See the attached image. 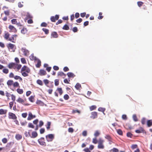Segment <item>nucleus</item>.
<instances>
[{"label": "nucleus", "instance_id": "obj_29", "mask_svg": "<svg viewBox=\"0 0 152 152\" xmlns=\"http://www.w3.org/2000/svg\"><path fill=\"white\" fill-rule=\"evenodd\" d=\"M15 137L17 140H19L22 139V136L21 135L18 134L16 135Z\"/></svg>", "mask_w": 152, "mask_h": 152}, {"label": "nucleus", "instance_id": "obj_9", "mask_svg": "<svg viewBox=\"0 0 152 152\" xmlns=\"http://www.w3.org/2000/svg\"><path fill=\"white\" fill-rule=\"evenodd\" d=\"M9 29V32H10L16 33L17 31V29L13 26L10 25L8 27Z\"/></svg>", "mask_w": 152, "mask_h": 152}, {"label": "nucleus", "instance_id": "obj_53", "mask_svg": "<svg viewBox=\"0 0 152 152\" xmlns=\"http://www.w3.org/2000/svg\"><path fill=\"white\" fill-rule=\"evenodd\" d=\"M27 122L26 121H24L20 122V124L22 126H25L27 124Z\"/></svg>", "mask_w": 152, "mask_h": 152}, {"label": "nucleus", "instance_id": "obj_37", "mask_svg": "<svg viewBox=\"0 0 152 152\" xmlns=\"http://www.w3.org/2000/svg\"><path fill=\"white\" fill-rule=\"evenodd\" d=\"M17 92L20 94H22L23 92V91L22 89L19 88L17 89Z\"/></svg>", "mask_w": 152, "mask_h": 152}, {"label": "nucleus", "instance_id": "obj_28", "mask_svg": "<svg viewBox=\"0 0 152 152\" xmlns=\"http://www.w3.org/2000/svg\"><path fill=\"white\" fill-rule=\"evenodd\" d=\"M67 75L69 78L73 77L75 76V75L72 72H69L67 73Z\"/></svg>", "mask_w": 152, "mask_h": 152}, {"label": "nucleus", "instance_id": "obj_11", "mask_svg": "<svg viewBox=\"0 0 152 152\" xmlns=\"http://www.w3.org/2000/svg\"><path fill=\"white\" fill-rule=\"evenodd\" d=\"M8 117L10 119H12L13 120L17 119V117L13 113L9 112L8 113Z\"/></svg>", "mask_w": 152, "mask_h": 152}, {"label": "nucleus", "instance_id": "obj_52", "mask_svg": "<svg viewBox=\"0 0 152 152\" xmlns=\"http://www.w3.org/2000/svg\"><path fill=\"white\" fill-rule=\"evenodd\" d=\"M143 3V2L141 1H139L137 2V5L139 7L142 6Z\"/></svg>", "mask_w": 152, "mask_h": 152}, {"label": "nucleus", "instance_id": "obj_3", "mask_svg": "<svg viewBox=\"0 0 152 152\" xmlns=\"http://www.w3.org/2000/svg\"><path fill=\"white\" fill-rule=\"evenodd\" d=\"M104 140L101 138H99L98 140V148L99 149H103L104 148Z\"/></svg>", "mask_w": 152, "mask_h": 152}, {"label": "nucleus", "instance_id": "obj_44", "mask_svg": "<svg viewBox=\"0 0 152 152\" xmlns=\"http://www.w3.org/2000/svg\"><path fill=\"white\" fill-rule=\"evenodd\" d=\"M42 31H44L46 34H49V31L48 29H46L45 28H43L42 29Z\"/></svg>", "mask_w": 152, "mask_h": 152}, {"label": "nucleus", "instance_id": "obj_17", "mask_svg": "<svg viewBox=\"0 0 152 152\" xmlns=\"http://www.w3.org/2000/svg\"><path fill=\"white\" fill-rule=\"evenodd\" d=\"M144 130L142 127H140L139 128V129L136 130L135 131V132L137 133H144Z\"/></svg>", "mask_w": 152, "mask_h": 152}, {"label": "nucleus", "instance_id": "obj_8", "mask_svg": "<svg viewBox=\"0 0 152 152\" xmlns=\"http://www.w3.org/2000/svg\"><path fill=\"white\" fill-rule=\"evenodd\" d=\"M7 46L8 49L12 50V51L13 52L15 51V50L16 49V46L15 45L10 43L7 45Z\"/></svg>", "mask_w": 152, "mask_h": 152}, {"label": "nucleus", "instance_id": "obj_35", "mask_svg": "<svg viewBox=\"0 0 152 152\" xmlns=\"http://www.w3.org/2000/svg\"><path fill=\"white\" fill-rule=\"evenodd\" d=\"M29 100L30 101L32 102H34V96H31L28 98Z\"/></svg>", "mask_w": 152, "mask_h": 152}, {"label": "nucleus", "instance_id": "obj_38", "mask_svg": "<svg viewBox=\"0 0 152 152\" xmlns=\"http://www.w3.org/2000/svg\"><path fill=\"white\" fill-rule=\"evenodd\" d=\"M36 103L42 106H43L44 104L43 102L40 100L37 101L36 102Z\"/></svg>", "mask_w": 152, "mask_h": 152}, {"label": "nucleus", "instance_id": "obj_2", "mask_svg": "<svg viewBox=\"0 0 152 152\" xmlns=\"http://www.w3.org/2000/svg\"><path fill=\"white\" fill-rule=\"evenodd\" d=\"M10 69H17L18 70H19L21 67V64H18L12 62L9 63L7 66Z\"/></svg>", "mask_w": 152, "mask_h": 152}, {"label": "nucleus", "instance_id": "obj_58", "mask_svg": "<svg viewBox=\"0 0 152 152\" xmlns=\"http://www.w3.org/2000/svg\"><path fill=\"white\" fill-rule=\"evenodd\" d=\"M64 99L66 100H67L69 99V96L68 94H66L64 96Z\"/></svg>", "mask_w": 152, "mask_h": 152}, {"label": "nucleus", "instance_id": "obj_34", "mask_svg": "<svg viewBox=\"0 0 152 152\" xmlns=\"http://www.w3.org/2000/svg\"><path fill=\"white\" fill-rule=\"evenodd\" d=\"M13 81L12 80H8L7 82V84L8 86H11L13 85Z\"/></svg>", "mask_w": 152, "mask_h": 152}, {"label": "nucleus", "instance_id": "obj_22", "mask_svg": "<svg viewBox=\"0 0 152 152\" xmlns=\"http://www.w3.org/2000/svg\"><path fill=\"white\" fill-rule=\"evenodd\" d=\"M36 60L37 61V63L36 65V67L37 68H39L41 66V61L39 59L37 58Z\"/></svg>", "mask_w": 152, "mask_h": 152}, {"label": "nucleus", "instance_id": "obj_64", "mask_svg": "<svg viewBox=\"0 0 152 152\" xmlns=\"http://www.w3.org/2000/svg\"><path fill=\"white\" fill-rule=\"evenodd\" d=\"M112 152H118V150L115 148H113L111 150Z\"/></svg>", "mask_w": 152, "mask_h": 152}, {"label": "nucleus", "instance_id": "obj_4", "mask_svg": "<svg viewBox=\"0 0 152 152\" xmlns=\"http://www.w3.org/2000/svg\"><path fill=\"white\" fill-rule=\"evenodd\" d=\"M45 137L48 142H52L54 138V135L53 134H49L46 135Z\"/></svg>", "mask_w": 152, "mask_h": 152}, {"label": "nucleus", "instance_id": "obj_30", "mask_svg": "<svg viewBox=\"0 0 152 152\" xmlns=\"http://www.w3.org/2000/svg\"><path fill=\"white\" fill-rule=\"evenodd\" d=\"M27 30L26 28H23L21 31V33L23 34H26L27 32Z\"/></svg>", "mask_w": 152, "mask_h": 152}, {"label": "nucleus", "instance_id": "obj_23", "mask_svg": "<svg viewBox=\"0 0 152 152\" xmlns=\"http://www.w3.org/2000/svg\"><path fill=\"white\" fill-rule=\"evenodd\" d=\"M38 135L37 133L36 132H33L32 133L31 136V138H34L37 137Z\"/></svg>", "mask_w": 152, "mask_h": 152}, {"label": "nucleus", "instance_id": "obj_32", "mask_svg": "<svg viewBox=\"0 0 152 152\" xmlns=\"http://www.w3.org/2000/svg\"><path fill=\"white\" fill-rule=\"evenodd\" d=\"M51 123L50 122L48 121L47 122V124L46 125V126L47 130H49L50 128Z\"/></svg>", "mask_w": 152, "mask_h": 152}, {"label": "nucleus", "instance_id": "obj_47", "mask_svg": "<svg viewBox=\"0 0 152 152\" xmlns=\"http://www.w3.org/2000/svg\"><path fill=\"white\" fill-rule=\"evenodd\" d=\"M37 83L38 84L41 86H42L43 85L42 81L40 80H38L37 81Z\"/></svg>", "mask_w": 152, "mask_h": 152}, {"label": "nucleus", "instance_id": "obj_6", "mask_svg": "<svg viewBox=\"0 0 152 152\" xmlns=\"http://www.w3.org/2000/svg\"><path fill=\"white\" fill-rule=\"evenodd\" d=\"M38 141L39 144L41 145L46 146V142H45V139L43 137H41L38 140Z\"/></svg>", "mask_w": 152, "mask_h": 152}, {"label": "nucleus", "instance_id": "obj_7", "mask_svg": "<svg viewBox=\"0 0 152 152\" xmlns=\"http://www.w3.org/2000/svg\"><path fill=\"white\" fill-rule=\"evenodd\" d=\"M21 50L23 53V55L26 56H28L29 54V51L25 48H22Z\"/></svg>", "mask_w": 152, "mask_h": 152}, {"label": "nucleus", "instance_id": "obj_55", "mask_svg": "<svg viewBox=\"0 0 152 152\" xmlns=\"http://www.w3.org/2000/svg\"><path fill=\"white\" fill-rule=\"evenodd\" d=\"M11 22L13 24H16L17 23V19H13L11 20Z\"/></svg>", "mask_w": 152, "mask_h": 152}, {"label": "nucleus", "instance_id": "obj_19", "mask_svg": "<svg viewBox=\"0 0 152 152\" xmlns=\"http://www.w3.org/2000/svg\"><path fill=\"white\" fill-rule=\"evenodd\" d=\"M17 101L18 103L22 104H23L25 102L24 100L20 97H19L17 100Z\"/></svg>", "mask_w": 152, "mask_h": 152}, {"label": "nucleus", "instance_id": "obj_16", "mask_svg": "<svg viewBox=\"0 0 152 152\" xmlns=\"http://www.w3.org/2000/svg\"><path fill=\"white\" fill-rule=\"evenodd\" d=\"M10 36V34L8 32L5 31L4 37L5 39L9 40V39L10 38H9Z\"/></svg>", "mask_w": 152, "mask_h": 152}, {"label": "nucleus", "instance_id": "obj_56", "mask_svg": "<svg viewBox=\"0 0 152 152\" xmlns=\"http://www.w3.org/2000/svg\"><path fill=\"white\" fill-rule=\"evenodd\" d=\"M59 80L58 79H56L55 80V85L56 86H58L59 85Z\"/></svg>", "mask_w": 152, "mask_h": 152}, {"label": "nucleus", "instance_id": "obj_46", "mask_svg": "<svg viewBox=\"0 0 152 152\" xmlns=\"http://www.w3.org/2000/svg\"><path fill=\"white\" fill-rule=\"evenodd\" d=\"M2 72L4 73L7 74L9 72V70L7 69L4 68L2 70Z\"/></svg>", "mask_w": 152, "mask_h": 152}, {"label": "nucleus", "instance_id": "obj_40", "mask_svg": "<svg viewBox=\"0 0 152 152\" xmlns=\"http://www.w3.org/2000/svg\"><path fill=\"white\" fill-rule=\"evenodd\" d=\"M105 110V108L101 107H99L98 109V111L103 112L104 114V112Z\"/></svg>", "mask_w": 152, "mask_h": 152}, {"label": "nucleus", "instance_id": "obj_14", "mask_svg": "<svg viewBox=\"0 0 152 152\" xmlns=\"http://www.w3.org/2000/svg\"><path fill=\"white\" fill-rule=\"evenodd\" d=\"M25 15L26 16L25 19L26 20L30 18H33V17L31 14L28 12L26 13L25 14Z\"/></svg>", "mask_w": 152, "mask_h": 152}, {"label": "nucleus", "instance_id": "obj_13", "mask_svg": "<svg viewBox=\"0 0 152 152\" xmlns=\"http://www.w3.org/2000/svg\"><path fill=\"white\" fill-rule=\"evenodd\" d=\"M97 113L96 112H93L91 113V115L90 118L93 119H95L97 117Z\"/></svg>", "mask_w": 152, "mask_h": 152}, {"label": "nucleus", "instance_id": "obj_41", "mask_svg": "<svg viewBox=\"0 0 152 152\" xmlns=\"http://www.w3.org/2000/svg\"><path fill=\"white\" fill-rule=\"evenodd\" d=\"M13 86L14 87H20L19 84L17 82H15L13 83Z\"/></svg>", "mask_w": 152, "mask_h": 152}, {"label": "nucleus", "instance_id": "obj_33", "mask_svg": "<svg viewBox=\"0 0 152 152\" xmlns=\"http://www.w3.org/2000/svg\"><path fill=\"white\" fill-rule=\"evenodd\" d=\"M57 90L58 91L60 95H61L62 94L63 91L61 88H58L57 89Z\"/></svg>", "mask_w": 152, "mask_h": 152}, {"label": "nucleus", "instance_id": "obj_5", "mask_svg": "<svg viewBox=\"0 0 152 152\" xmlns=\"http://www.w3.org/2000/svg\"><path fill=\"white\" fill-rule=\"evenodd\" d=\"M8 9L9 7L5 6H3L2 8V10L4 11V14L7 16H9L10 15V10Z\"/></svg>", "mask_w": 152, "mask_h": 152}, {"label": "nucleus", "instance_id": "obj_18", "mask_svg": "<svg viewBox=\"0 0 152 152\" xmlns=\"http://www.w3.org/2000/svg\"><path fill=\"white\" fill-rule=\"evenodd\" d=\"M58 37V35L57 33L55 31L53 32L51 34V37L57 38Z\"/></svg>", "mask_w": 152, "mask_h": 152}, {"label": "nucleus", "instance_id": "obj_36", "mask_svg": "<svg viewBox=\"0 0 152 152\" xmlns=\"http://www.w3.org/2000/svg\"><path fill=\"white\" fill-rule=\"evenodd\" d=\"M30 58L31 60H34L36 61L37 59V58L35 56H34L33 54H31L30 56Z\"/></svg>", "mask_w": 152, "mask_h": 152}, {"label": "nucleus", "instance_id": "obj_45", "mask_svg": "<svg viewBox=\"0 0 152 152\" xmlns=\"http://www.w3.org/2000/svg\"><path fill=\"white\" fill-rule=\"evenodd\" d=\"M133 118L134 121L135 122L137 121H138L137 116L135 114H134L133 115Z\"/></svg>", "mask_w": 152, "mask_h": 152}, {"label": "nucleus", "instance_id": "obj_39", "mask_svg": "<svg viewBox=\"0 0 152 152\" xmlns=\"http://www.w3.org/2000/svg\"><path fill=\"white\" fill-rule=\"evenodd\" d=\"M30 131H31V130H29L28 132H25V136L26 137H31V134L30 132Z\"/></svg>", "mask_w": 152, "mask_h": 152}, {"label": "nucleus", "instance_id": "obj_48", "mask_svg": "<svg viewBox=\"0 0 152 152\" xmlns=\"http://www.w3.org/2000/svg\"><path fill=\"white\" fill-rule=\"evenodd\" d=\"M96 107L95 105H92L90 107V110L91 111H92L96 109Z\"/></svg>", "mask_w": 152, "mask_h": 152}, {"label": "nucleus", "instance_id": "obj_63", "mask_svg": "<svg viewBox=\"0 0 152 152\" xmlns=\"http://www.w3.org/2000/svg\"><path fill=\"white\" fill-rule=\"evenodd\" d=\"M127 136L129 137H132L133 136V134L130 132H129L127 133Z\"/></svg>", "mask_w": 152, "mask_h": 152}, {"label": "nucleus", "instance_id": "obj_27", "mask_svg": "<svg viewBox=\"0 0 152 152\" xmlns=\"http://www.w3.org/2000/svg\"><path fill=\"white\" fill-rule=\"evenodd\" d=\"M147 125L148 127H150L152 126V120H150L147 121Z\"/></svg>", "mask_w": 152, "mask_h": 152}, {"label": "nucleus", "instance_id": "obj_49", "mask_svg": "<svg viewBox=\"0 0 152 152\" xmlns=\"http://www.w3.org/2000/svg\"><path fill=\"white\" fill-rule=\"evenodd\" d=\"M43 81L45 85L46 86H47L48 84L50 82L47 79H44L43 80Z\"/></svg>", "mask_w": 152, "mask_h": 152}, {"label": "nucleus", "instance_id": "obj_15", "mask_svg": "<svg viewBox=\"0 0 152 152\" xmlns=\"http://www.w3.org/2000/svg\"><path fill=\"white\" fill-rule=\"evenodd\" d=\"M39 74L40 76H43L46 75L47 73L44 70L41 69L39 71Z\"/></svg>", "mask_w": 152, "mask_h": 152}, {"label": "nucleus", "instance_id": "obj_57", "mask_svg": "<svg viewBox=\"0 0 152 152\" xmlns=\"http://www.w3.org/2000/svg\"><path fill=\"white\" fill-rule=\"evenodd\" d=\"M14 78L15 80L19 79L20 80H22V79L20 77L18 76H15L14 77Z\"/></svg>", "mask_w": 152, "mask_h": 152}, {"label": "nucleus", "instance_id": "obj_59", "mask_svg": "<svg viewBox=\"0 0 152 152\" xmlns=\"http://www.w3.org/2000/svg\"><path fill=\"white\" fill-rule=\"evenodd\" d=\"M100 134V133L98 131H96L94 134V135L95 137H97L99 136Z\"/></svg>", "mask_w": 152, "mask_h": 152}, {"label": "nucleus", "instance_id": "obj_42", "mask_svg": "<svg viewBox=\"0 0 152 152\" xmlns=\"http://www.w3.org/2000/svg\"><path fill=\"white\" fill-rule=\"evenodd\" d=\"M69 28V26L66 24L62 28V29L65 30H68Z\"/></svg>", "mask_w": 152, "mask_h": 152}, {"label": "nucleus", "instance_id": "obj_1", "mask_svg": "<svg viewBox=\"0 0 152 152\" xmlns=\"http://www.w3.org/2000/svg\"><path fill=\"white\" fill-rule=\"evenodd\" d=\"M30 72L31 70L29 68L26 66H23L21 70V73L24 77L28 76V74L30 73Z\"/></svg>", "mask_w": 152, "mask_h": 152}, {"label": "nucleus", "instance_id": "obj_21", "mask_svg": "<svg viewBox=\"0 0 152 152\" xmlns=\"http://www.w3.org/2000/svg\"><path fill=\"white\" fill-rule=\"evenodd\" d=\"M7 110H4L3 109H0V115L5 114L7 113Z\"/></svg>", "mask_w": 152, "mask_h": 152}, {"label": "nucleus", "instance_id": "obj_25", "mask_svg": "<svg viewBox=\"0 0 152 152\" xmlns=\"http://www.w3.org/2000/svg\"><path fill=\"white\" fill-rule=\"evenodd\" d=\"M75 87L77 90H80V88H81V86L80 84L79 83H77L75 85Z\"/></svg>", "mask_w": 152, "mask_h": 152}, {"label": "nucleus", "instance_id": "obj_31", "mask_svg": "<svg viewBox=\"0 0 152 152\" xmlns=\"http://www.w3.org/2000/svg\"><path fill=\"white\" fill-rule=\"evenodd\" d=\"M125 128L127 129H131L132 128L131 125L129 123H127L125 125Z\"/></svg>", "mask_w": 152, "mask_h": 152}, {"label": "nucleus", "instance_id": "obj_26", "mask_svg": "<svg viewBox=\"0 0 152 152\" xmlns=\"http://www.w3.org/2000/svg\"><path fill=\"white\" fill-rule=\"evenodd\" d=\"M16 40V39L15 38L13 35H12V36L11 37V38H10L9 39V41H10L13 43H15Z\"/></svg>", "mask_w": 152, "mask_h": 152}, {"label": "nucleus", "instance_id": "obj_54", "mask_svg": "<svg viewBox=\"0 0 152 152\" xmlns=\"http://www.w3.org/2000/svg\"><path fill=\"white\" fill-rule=\"evenodd\" d=\"M21 61L22 63L23 64H25L26 63V60L24 58H21Z\"/></svg>", "mask_w": 152, "mask_h": 152}, {"label": "nucleus", "instance_id": "obj_20", "mask_svg": "<svg viewBox=\"0 0 152 152\" xmlns=\"http://www.w3.org/2000/svg\"><path fill=\"white\" fill-rule=\"evenodd\" d=\"M105 138L107 139L109 142H112V138L110 135H106L105 136Z\"/></svg>", "mask_w": 152, "mask_h": 152}, {"label": "nucleus", "instance_id": "obj_51", "mask_svg": "<svg viewBox=\"0 0 152 152\" xmlns=\"http://www.w3.org/2000/svg\"><path fill=\"white\" fill-rule=\"evenodd\" d=\"M102 12H99V16L98 17V18L99 19H101L103 18V16L102 15Z\"/></svg>", "mask_w": 152, "mask_h": 152}, {"label": "nucleus", "instance_id": "obj_60", "mask_svg": "<svg viewBox=\"0 0 152 152\" xmlns=\"http://www.w3.org/2000/svg\"><path fill=\"white\" fill-rule=\"evenodd\" d=\"M28 127L29 128H34V126L32 124V123H29L28 124Z\"/></svg>", "mask_w": 152, "mask_h": 152}, {"label": "nucleus", "instance_id": "obj_43", "mask_svg": "<svg viewBox=\"0 0 152 152\" xmlns=\"http://www.w3.org/2000/svg\"><path fill=\"white\" fill-rule=\"evenodd\" d=\"M146 122V119L145 118H143L141 120V122L142 125L145 124Z\"/></svg>", "mask_w": 152, "mask_h": 152}, {"label": "nucleus", "instance_id": "obj_62", "mask_svg": "<svg viewBox=\"0 0 152 152\" xmlns=\"http://www.w3.org/2000/svg\"><path fill=\"white\" fill-rule=\"evenodd\" d=\"M118 133L120 135H122L123 134V132L121 129H119L117 130Z\"/></svg>", "mask_w": 152, "mask_h": 152}, {"label": "nucleus", "instance_id": "obj_50", "mask_svg": "<svg viewBox=\"0 0 152 152\" xmlns=\"http://www.w3.org/2000/svg\"><path fill=\"white\" fill-rule=\"evenodd\" d=\"M22 3H23V2H20L18 3V6L19 8H22L23 7V5Z\"/></svg>", "mask_w": 152, "mask_h": 152}, {"label": "nucleus", "instance_id": "obj_24", "mask_svg": "<svg viewBox=\"0 0 152 152\" xmlns=\"http://www.w3.org/2000/svg\"><path fill=\"white\" fill-rule=\"evenodd\" d=\"M57 75L58 76L64 77L63 78L66 76V75L63 72H58Z\"/></svg>", "mask_w": 152, "mask_h": 152}, {"label": "nucleus", "instance_id": "obj_10", "mask_svg": "<svg viewBox=\"0 0 152 152\" xmlns=\"http://www.w3.org/2000/svg\"><path fill=\"white\" fill-rule=\"evenodd\" d=\"M59 18V15H56L55 16H51L50 19L52 22H55L56 20L58 19Z\"/></svg>", "mask_w": 152, "mask_h": 152}, {"label": "nucleus", "instance_id": "obj_12", "mask_svg": "<svg viewBox=\"0 0 152 152\" xmlns=\"http://www.w3.org/2000/svg\"><path fill=\"white\" fill-rule=\"evenodd\" d=\"M36 117V115H33L31 112H29L28 113L27 120H28L30 121L31 119L35 118Z\"/></svg>", "mask_w": 152, "mask_h": 152}, {"label": "nucleus", "instance_id": "obj_61", "mask_svg": "<svg viewBox=\"0 0 152 152\" xmlns=\"http://www.w3.org/2000/svg\"><path fill=\"white\" fill-rule=\"evenodd\" d=\"M92 142L94 144H96L97 143H98V141L97 140L96 138H93V139Z\"/></svg>", "mask_w": 152, "mask_h": 152}]
</instances>
